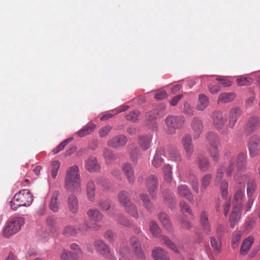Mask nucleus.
<instances>
[{
	"mask_svg": "<svg viewBox=\"0 0 260 260\" xmlns=\"http://www.w3.org/2000/svg\"><path fill=\"white\" fill-rule=\"evenodd\" d=\"M79 168L76 165L70 167L67 171L65 178V188L68 191L74 192L81 191V181Z\"/></svg>",
	"mask_w": 260,
	"mask_h": 260,
	"instance_id": "nucleus-1",
	"label": "nucleus"
},
{
	"mask_svg": "<svg viewBox=\"0 0 260 260\" xmlns=\"http://www.w3.org/2000/svg\"><path fill=\"white\" fill-rule=\"evenodd\" d=\"M232 151L230 150L226 151L224 153L223 157L224 159H230V164L226 169V176H231L237 168L238 171H240L245 168L246 166V155L244 153H240L236 157L233 156Z\"/></svg>",
	"mask_w": 260,
	"mask_h": 260,
	"instance_id": "nucleus-2",
	"label": "nucleus"
},
{
	"mask_svg": "<svg viewBox=\"0 0 260 260\" xmlns=\"http://www.w3.org/2000/svg\"><path fill=\"white\" fill-rule=\"evenodd\" d=\"M33 201L32 195L27 189H23L16 193L10 202L12 209L16 210L20 206H29Z\"/></svg>",
	"mask_w": 260,
	"mask_h": 260,
	"instance_id": "nucleus-3",
	"label": "nucleus"
},
{
	"mask_svg": "<svg viewBox=\"0 0 260 260\" xmlns=\"http://www.w3.org/2000/svg\"><path fill=\"white\" fill-rule=\"evenodd\" d=\"M185 119L181 116H169L165 119L166 132L168 134H175L177 129L183 126Z\"/></svg>",
	"mask_w": 260,
	"mask_h": 260,
	"instance_id": "nucleus-4",
	"label": "nucleus"
},
{
	"mask_svg": "<svg viewBox=\"0 0 260 260\" xmlns=\"http://www.w3.org/2000/svg\"><path fill=\"white\" fill-rule=\"evenodd\" d=\"M23 218L16 217L12 218L7 223V226L4 229L3 236L6 238L15 234L20 230L21 227L24 224Z\"/></svg>",
	"mask_w": 260,
	"mask_h": 260,
	"instance_id": "nucleus-5",
	"label": "nucleus"
},
{
	"mask_svg": "<svg viewBox=\"0 0 260 260\" xmlns=\"http://www.w3.org/2000/svg\"><path fill=\"white\" fill-rule=\"evenodd\" d=\"M100 226L95 223L92 224V226H90L88 223H86L82 226H79L77 230L73 226L68 225L64 228L62 234L67 237L75 236L77 233H80L82 234H85L88 229L98 230Z\"/></svg>",
	"mask_w": 260,
	"mask_h": 260,
	"instance_id": "nucleus-6",
	"label": "nucleus"
},
{
	"mask_svg": "<svg viewBox=\"0 0 260 260\" xmlns=\"http://www.w3.org/2000/svg\"><path fill=\"white\" fill-rule=\"evenodd\" d=\"M93 245L98 253L103 256L106 258L110 260L115 259V257L111 251L110 247L101 240H96Z\"/></svg>",
	"mask_w": 260,
	"mask_h": 260,
	"instance_id": "nucleus-7",
	"label": "nucleus"
},
{
	"mask_svg": "<svg viewBox=\"0 0 260 260\" xmlns=\"http://www.w3.org/2000/svg\"><path fill=\"white\" fill-rule=\"evenodd\" d=\"M260 127V118L256 115L248 117L244 126V132L247 136L251 135Z\"/></svg>",
	"mask_w": 260,
	"mask_h": 260,
	"instance_id": "nucleus-8",
	"label": "nucleus"
},
{
	"mask_svg": "<svg viewBox=\"0 0 260 260\" xmlns=\"http://www.w3.org/2000/svg\"><path fill=\"white\" fill-rule=\"evenodd\" d=\"M249 155L252 157H255L260 149V137L257 135L251 136L248 142Z\"/></svg>",
	"mask_w": 260,
	"mask_h": 260,
	"instance_id": "nucleus-9",
	"label": "nucleus"
},
{
	"mask_svg": "<svg viewBox=\"0 0 260 260\" xmlns=\"http://www.w3.org/2000/svg\"><path fill=\"white\" fill-rule=\"evenodd\" d=\"M145 184L148 192L153 198L158 186L157 177L154 175H149L146 180Z\"/></svg>",
	"mask_w": 260,
	"mask_h": 260,
	"instance_id": "nucleus-10",
	"label": "nucleus"
},
{
	"mask_svg": "<svg viewBox=\"0 0 260 260\" xmlns=\"http://www.w3.org/2000/svg\"><path fill=\"white\" fill-rule=\"evenodd\" d=\"M211 117L214 128L217 130L221 129L226 122L222 113L220 111H215L212 113Z\"/></svg>",
	"mask_w": 260,
	"mask_h": 260,
	"instance_id": "nucleus-11",
	"label": "nucleus"
},
{
	"mask_svg": "<svg viewBox=\"0 0 260 260\" xmlns=\"http://www.w3.org/2000/svg\"><path fill=\"white\" fill-rule=\"evenodd\" d=\"M241 204L234 206L231 213L229 216V222L231 228H234L239 222L241 218Z\"/></svg>",
	"mask_w": 260,
	"mask_h": 260,
	"instance_id": "nucleus-12",
	"label": "nucleus"
},
{
	"mask_svg": "<svg viewBox=\"0 0 260 260\" xmlns=\"http://www.w3.org/2000/svg\"><path fill=\"white\" fill-rule=\"evenodd\" d=\"M242 110L239 107H235L230 109L229 114L228 126L233 129L238 118L242 114Z\"/></svg>",
	"mask_w": 260,
	"mask_h": 260,
	"instance_id": "nucleus-13",
	"label": "nucleus"
},
{
	"mask_svg": "<svg viewBox=\"0 0 260 260\" xmlns=\"http://www.w3.org/2000/svg\"><path fill=\"white\" fill-rule=\"evenodd\" d=\"M191 127L193 131L194 139H198L203 131L204 126L203 122L198 117H194L191 122Z\"/></svg>",
	"mask_w": 260,
	"mask_h": 260,
	"instance_id": "nucleus-14",
	"label": "nucleus"
},
{
	"mask_svg": "<svg viewBox=\"0 0 260 260\" xmlns=\"http://www.w3.org/2000/svg\"><path fill=\"white\" fill-rule=\"evenodd\" d=\"M130 244L133 247L134 253L137 257L141 260H145L144 252L142 250L141 245L139 240L135 237L130 239Z\"/></svg>",
	"mask_w": 260,
	"mask_h": 260,
	"instance_id": "nucleus-15",
	"label": "nucleus"
},
{
	"mask_svg": "<svg viewBox=\"0 0 260 260\" xmlns=\"http://www.w3.org/2000/svg\"><path fill=\"white\" fill-rule=\"evenodd\" d=\"M67 206L69 210L71 213L76 214L78 213L79 210L78 199L74 194H71L68 196Z\"/></svg>",
	"mask_w": 260,
	"mask_h": 260,
	"instance_id": "nucleus-16",
	"label": "nucleus"
},
{
	"mask_svg": "<svg viewBox=\"0 0 260 260\" xmlns=\"http://www.w3.org/2000/svg\"><path fill=\"white\" fill-rule=\"evenodd\" d=\"M206 138L209 144L212 148H219L221 146V140L218 134L213 132L206 134Z\"/></svg>",
	"mask_w": 260,
	"mask_h": 260,
	"instance_id": "nucleus-17",
	"label": "nucleus"
},
{
	"mask_svg": "<svg viewBox=\"0 0 260 260\" xmlns=\"http://www.w3.org/2000/svg\"><path fill=\"white\" fill-rule=\"evenodd\" d=\"M122 170L129 183L133 184L135 181V175L134 170L132 165L128 162L124 163L122 167Z\"/></svg>",
	"mask_w": 260,
	"mask_h": 260,
	"instance_id": "nucleus-18",
	"label": "nucleus"
},
{
	"mask_svg": "<svg viewBox=\"0 0 260 260\" xmlns=\"http://www.w3.org/2000/svg\"><path fill=\"white\" fill-rule=\"evenodd\" d=\"M127 141V138L124 135H120L110 139L108 145L112 148H118L124 146Z\"/></svg>",
	"mask_w": 260,
	"mask_h": 260,
	"instance_id": "nucleus-19",
	"label": "nucleus"
},
{
	"mask_svg": "<svg viewBox=\"0 0 260 260\" xmlns=\"http://www.w3.org/2000/svg\"><path fill=\"white\" fill-rule=\"evenodd\" d=\"M182 144L188 157H190L193 152V147L190 135H185L182 139Z\"/></svg>",
	"mask_w": 260,
	"mask_h": 260,
	"instance_id": "nucleus-20",
	"label": "nucleus"
},
{
	"mask_svg": "<svg viewBox=\"0 0 260 260\" xmlns=\"http://www.w3.org/2000/svg\"><path fill=\"white\" fill-rule=\"evenodd\" d=\"M177 193L180 196L187 199L190 203L193 202V196L186 185L181 184L178 185Z\"/></svg>",
	"mask_w": 260,
	"mask_h": 260,
	"instance_id": "nucleus-21",
	"label": "nucleus"
},
{
	"mask_svg": "<svg viewBox=\"0 0 260 260\" xmlns=\"http://www.w3.org/2000/svg\"><path fill=\"white\" fill-rule=\"evenodd\" d=\"M86 169L91 172L98 171L100 169V166L97 161L96 158L90 156L85 162Z\"/></svg>",
	"mask_w": 260,
	"mask_h": 260,
	"instance_id": "nucleus-22",
	"label": "nucleus"
},
{
	"mask_svg": "<svg viewBox=\"0 0 260 260\" xmlns=\"http://www.w3.org/2000/svg\"><path fill=\"white\" fill-rule=\"evenodd\" d=\"M201 225L205 233L209 234L211 231V225L208 220V214L206 211H202L200 216Z\"/></svg>",
	"mask_w": 260,
	"mask_h": 260,
	"instance_id": "nucleus-23",
	"label": "nucleus"
},
{
	"mask_svg": "<svg viewBox=\"0 0 260 260\" xmlns=\"http://www.w3.org/2000/svg\"><path fill=\"white\" fill-rule=\"evenodd\" d=\"M209 104V100L208 97L203 93L200 94L196 109L198 111H203L208 106Z\"/></svg>",
	"mask_w": 260,
	"mask_h": 260,
	"instance_id": "nucleus-24",
	"label": "nucleus"
},
{
	"mask_svg": "<svg viewBox=\"0 0 260 260\" xmlns=\"http://www.w3.org/2000/svg\"><path fill=\"white\" fill-rule=\"evenodd\" d=\"M152 256L154 260H170L167 252L159 247H156L153 250Z\"/></svg>",
	"mask_w": 260,
	"mask_h": 260,
	"instance_id": "nucleus-25",
	"label": "nucleus"
},
{
	"mask_svg": "<svg viewBox=\"0 0 260 260\" xmlns=\"http://www.w3.org/2000/svg\"><path fill=\"white\" fill-rule=\"evenodd\" d=\"M158 218L167 231L171 232L172 230V224L169 217L167 214L164 212H160L158 214Z\"/></svg>",
	"mask_w": 260,
	"mask_h": 260,
	"instance_id": "nucleus-26",
	"label": "nucleus"
},
{
	"mask_svg": "<svg viewBox=\"0 0 260 260\" xmlns=\"http://www.w3.org/2000/svg\"><path fill=\"white\" fill-rule=\"evenodd\" d=\"M254 239L252 237H249L245 239L242 242L240 248V253L241 255H245L251 247L253 243Z\"/></svg>",
	"mask_w": 260,
	"mask_h": 260,
	"instance_id": "nucleus-27",
	"label": "nucleus"
},
{
	"mask_svg": "<svg viewBox=\"0 0 260 260\" xmlns=\"http://www.w3.org/2000/svg\"><path fill=\"white\" fill-rule=\"evenodd\" d=\"M119 203L124 207H127L132 202L129 199V194L128 192L122 190L118 194Z\"/></svg>",
	"mask_w": 260,
	"mask_h": 260,
	"instance_id": "nucleus-28",
	"label": "nucleus"
},
{
	"mask_svg": "<svg viewBox=\"0 0 260 260\" xmlns=\"http://www.w3.org/2000/svg\"><path fill=\"white\" fill-rule=\"evenodd\" d=\"M60 257L61 260H79V256L77 253L63 249L61 252Z\"/></svg>",
	"mask_w": 260,
	"mask_h": 260,
	"instance_id": "nucleus-29",
	"label": "nucleus"
},
{
	"mask_svg": "<svg viewBox=\"0 0 260 260\" xmlns=\"http://www.w3.org/2000/svg\"><path fill=\"white\" fill-rule=\"evenodd\" d=\"M197 164L199 169L204 172L207 171L210 167L209 159L203 156H200L198 157Z\"/></svg>",
	"mask_w": 260,
	"mask_h": 260,
	"instance_id": "nucleus-30",
	"label": "nucleus"
},
{
	"mask_svg": "<svg viewBox=\"0 0 260 260\" xmlns=\"http://www.w3.org/2000/svg\"><path fill=\"white\" fill-rule=\"evenodd\" d=\"M236 98V94L234 92H224L221 93L218 99V103H228L232 102Z\"/></svg>",
	"mask_w": 260,
	"mask_h": 260,
	"instance_id": "nucleus-31",
	"label": "nucleus"
},
{
	"mask_svg": "<svg viewBox=\"0 0 260 260\" xmlns=\"http://www.w3.org/2000/svg\"><path fill=\"white\" fill-rule=\"evenodd\" d=\"M187 181L191 186L192 190L196 193H198L199 192V188L197 177L193 174H190L187 177Z\"/></svg>",
	"mask_w": 260,
	"mask_h": 260,
	"instance_id": "nucleus-32",
	"label": "nucleus"
},
{
	"mask_svg": "<svg viewBox=\"0 0 260 260\" xmlns=\"http://www.w3.org/2000/svg\"><path fill=\"white\" fill-rule=\"evenodd\" d=\"M95 186L92 180L88 181L86 184V191L88 199L93 202L94 200Z\"/></svg>",
	"mask_w": 260,
	"mask_h": 260,
	"instance_id": "nucleus-33",
	"label": "nucleus"
},
{
	"mask_svg": "<svg viewBox=\"0 0 260 260\" xmlns=\"http://www.w3.org/2000/svg\"><path fill=\"white\" fill-rule=\"evenodd\" d=\"M95 127L96 125L95 124L88 123L86 125V126H85L82 129H81L78 131L76 134L78 136L82 137L91 133L94 131Z\"/></svg>",
	"mask_w": 260,
	"mask_h": 260,
	"instance_id": "nucleus-34",
	"label": "nucleus"
},
{
	"mask_svg": "<svg viewBox=\"0 0 260 260\" xmlns=\"http://www.w3.org/2000/svg\"><path fill=\"white\" fill-rule=\"evenodd\" d=\"M58 196L59 192L58 191H55L53 193L51 198L49 207L50 209L54 212H57L59 209L60 203L57 199Z\"/></svg>",
	"mask_w": 260,
	"mask_h": 260,
	"instance_id": "nucleus-35",
	"label": "nucleus"
},
{
	"mask_svg": "<svg viewBox=\"0 0 260 260\" xmlns=\"http://www.w3.org/2000/svg\"><path fill=\"white\" fill-rule=\"evenodd\" d=\"M162 156H164V151L163 150H159L156 151L152 161V164L155 168H158L161 165L164 160Z\"/></svg>",
	"mask_w": 260,
	"mask_h": 260,
	"instance_id": "nucleus-36",
	"label": "nucleus"
},
{
	"mask_svg": "<svg viewBox=\"0 0 260 260\" xmlns=\"http://www.w3.org/2000/svg\"><path fill=\"white\" fill-rule=\"evenodd\" d=\"M88 217L95 221H100L103 217V214L96 209H90L87 212Z\"/></svg>",
	"mask_w": 260,
	"mask_h": 260,
	"instance_id": "nucleus-37",
	"label": "nucleus"
},
{
	"mask_svg": "<svg viewBox=\"0 0 260 260\" xmlns=\"http://www.w3.org/2000/svg\"><path fill=\"white\" fill-rule=\"evenodd\" d=\"M151 139L152 137L150 136H140L139 143L141 148L144 150L148 149L150 146Z\"/></svg>",
	"mask_w": 260,
	"mask_h": 260,
	"instance_id": "nucleus-38",
	"label": "nucleus"
},
{
	"mask_svg": "<svg viewBox=\"0 0 260 260\" xmlns=\"http://www.w3.org/2000/svg\"><path fill=\"white\" fill-rule=\"evenodd\" d=\"M244 189L243 188H239L236 192L233 200L234 206H238L239 204H240L241 207L242 208L243 206L242 201L244 196Z\"/></svg>",
	"mask_w": 260,
	"mask_h": 260,
	"instance_id": "nucleus-39",
	"label": "nucleus"
},
{
	"mask_svg": "<svg viewBox=\"0 0 260 260\" xmlns=\"http://www.w3.org/2000/svg\"><path fill=\"white\" fill-rule=\"evenodd\" d=\"M253 82L252 78L249 76H240L236 80L237 84L239 86H248Z\"/></svg>",
	"mask_w": 260,
	"mask_h": 260,
	"instance_id": "nucleus-40",
	"label": "nucleus"
},
{
	"mask_svg": "<svg viewBox=\"0 0 260 260\" xmlns=\"http://www.w3.org/2000/svg\"><path fill=\"white\" fill-rule=\"evenodd\" d=\"M234 180L236 181V183L241 185L243 189L245 187V182L246 181L249 182L251 178L248 175H239L236 174L234 175Z\"/></svg>",
	"mask_w": 260,
	"mask_h": 260,
	"instance_id": "nucleus-41",
	"label": "nucleus"
},
{
	"mask_svg": "<svg viewBox=\"0 0 260 260\" xmlns=\"http://www.w3.org/2000/svg\"><path fill=\"white\" fill-rule=\"evenodd\" d=\"M212 179V175L211 174H207L204 175L201 179V191H204L210 184Z\"/></svg>",
	"mask_w": 260,
	"mask_h": 260,
	"instance_id": "nucleus-42",
	"label": "nucleus"
},
{
	"mask_svg": "<svg viewBox=\"0 0 260 260\" xmlns=\"http://www.w3.org/2000/svg\"><path fill=\"white\" fill-rule=\"evenodd\" d=\"M241 237L242 232L241 231H235L233 233L232 238V247L234 249L238 248Z\"/></svg>",
	"mask_w": 260,
	"mask_h": 260,
	"instance_id": "nucleus-43",
	"label": "nucleus"
},
{
	"mask_svg": "<svg viewBox=\"0 0 260 260\" xmlns=\"http://www.w3.org/2000/svg\"><path fill=\"white\" fill-rule=\"evenodd\" d=\"M150 231L153 236L158 237L160 236L161 230L156 221L152 220L150 222Z\"/></svg>",
	"mask_w": 260,
	"mask_h": 260,
	"instance_id": "nucleus-44",
	"label": "nucleus"
},
{
	"mask_svg": "<svg viewBox=\"0 0 260 260\" xmlns=\"http://www.w3.org/2000/svg\"><path fill=\"white\" fill-rule=\"evenodd\" d=\"M164 179L168 182H171L172 179V168L169 165H165L163 167Z\"/></svg>",
	"mask_w": 260,
	"mask_h": 260,
	"instance_id": "nucleus-45",
	"label": "nucleus"
},
{
	"mask_svg": "<svg viewBox=\"0 0 260 260\" xmlns=\"http://www.w3.org/2000/svg\"><path fill=\"white\" fill-rule=\"evenodd\" d=\"M210 244L213 249L214 252L216 253H219L221 250V244L219 241H217L214 237L210 238Z\"/></svg>",
	"mask_w": 260,
	"mask_h": 260,
	"instance_id": "nucleus-46",
	"label": "nucleus"
},
{
	"mask_svg": "<svg viewBox=\"0 0 260 260\" xmlns=\"http://www.w3.org/2000/svg\"><path fill=\"white\" fill-rule=\"evenodd\" d=\"M160 240L162 242L165 244L168 247L174 251L175 252H178L177 246L173 243L171 240L166 236H160Z\"/></svg>",
	"mask_w": 260,
	"mask_h": 260,
	"instance_id": "nucleus-47",
	"label": "nucleus"
},
{
	"mask_svg": "<svg viewBox=\"0 0 260 260\" xmlns=\"http://www.w3.org/2000/svg\"><path fill=\"white\" fill-rule=\"evenodd\" d=\"M160 240L162 242L165 244L168 247L174 251L175 252H178L177 246L173 243L171 240L166 236H160Z\"/></svg>",
	"mask_w": 260,
	"mask_h": 260,
	"instance_id": "nucleus-48",
	"label": "nucleus"
},
{
	"mask_svg": "<svg viewBox=\"0 0 260 260\" xmlns=\"http://www.w3.org/2000/svg\"><path fill=\"white\" fill-rule=\"evenodd\" d=\"M208 153L210 157L216 163H217L220 158L219 150L218 148H211L208 149Z\"/></svg>",
	"mask_w": 260,
	"mask_h": 260,
	"instance_id": "nucleus-49",
	"label": "nucleus"
},
{
	"mask_svg": "<svg viewBox=\"0 0 260 260\" xmlns=\"http://www.w3.org/2000/svg\"><path fill=\"white\" fill-rule=\"evenodd\" d=\"M140 197L143 203V206L148 211H151L152 207V204L150 201L148 195L146 193H141Z\"/></svg>",
	"mask_w": 260,
	"mask_h": 260,
	"instance_id": "nucleus-50",
	"label": "nucleus"
},
{
	"mask_svg": "<svg viewBox=\"0 0 260 260\" xmlns=\"http://www.w3.org/2000/svg\"><path fill=\"white\" fill-rule=\"evenodd\" d=\"M103 155L108 163H110L117 158V155L113 153L111 150L108 149H105L104 150Z\"/></svg>",
	"mask_w": 260,
	"mask_h": 260,
	"instance_id": "nucleus-51",
	"label": "nucleus"
},
{
	"mask_svg": "<svg viewBox=\"0 0 260 260\" xmlns=\"http://www.w3.org/2000/svg\"><path fill=\"white\" fill-rule=\"evenodd\" d=\"M256 188V186L254 180L251 179L247 182V194L248 197H252Z\"/></svg>",
	"mask_w": 260,
	"mask_h": 260,
	"instance_id": "nucleus-52",
	"label": "nucleus"
},
{
	"mask_svg": "<svg viewBox=\"0 0 260 260\" xmlns=\"http://www.w3.org/2000/svg\"><path fill=\"white\" fill-rule=\"evenodd\" d=\"M72 140V138H68L67 139L64 140L52 150L53 153L54 154H57L60 152L61 151L63 150L64 147L67 145V144L71 142Z\"/></svg>",
	"mask_w": 260,
	"mask_h": 260,
	"instance_id": "nucleus-53",
	"label": "nucleus"
},
{
	"mask_svg": "<svg viewBox=\"0 0 260 260\" xmlns=\"http://www.w3.org/2000/svg\"><path fill=\"white\" fill-rule=\"evenodd\" d=\"M124 208L126 212H128L132 216L136 218L138 217L137 209L136 208L135 205L132 203L129 204V205H128L127 207H124Z\"/></svg>",
	"mask_w": 260,
	"mask_h": 260,
	"instance_id": "nucleus-54",
	"label": "nucleus"
},
{
	"mask_svg": "<svg viewBox=\"0 0 260 260\" xmlns=\"http://www.w3.org/2000/svg\"><path fill=\"white\" fill-rule=\"evenodd\" d=\"M60 167V162L58 160H54L51 163V176L55 178Z\"/></svg>",
	"mask_w": 260,
	"mask_h": 260,
	"instance_id": "nucleus-55",
	"label": "nucleus"
},
{
	"mask_svg": "<svg viewBox=\"0 0 260 260\" xmlns=\"http://www.w3.org/2000/svg\"><path fill=\"white\" fill-rule=\"evenodd\" d=\"M228 187L229 184L228 181L223 180L222 181L220 185V190L221 195L222 198H226L228 194Z\"/></svg>",
	"mask_w": 260,
	"mask_h": 260,
	"instance_id": "nucleus-56",
	"label": "nucleus"
},
{
	"mask_svg": "<svg viewBox=\"0 0 260 260\" xmlns=\"http://www.w3.org/2000/svg\"><path fill=\"white\" fill-rule=\"evenodd\" d=\"M224 166H220L216 171V176L215 178V181L217 183L220 182L223 177L224 172H226Z\"/></svg>",
	"mask_w": 260,
	"mask_h": 260,
	"instance_id": "nucleus-57",
	"label": "nucleus"
},
{
	"mask_svg": "<svg viewBox=\"0 0 260 260\" xmlns=\"http://www.w3.org/2000/svg\"><path fill=\"white\" fill-rule=\"evenodd\" d=\"M216 80L220 82L221 84L224 87H229V86H231V85L232 84V81H231L228 77H224V76H217V77L216 78Z\"/></svg>",
	"mask_w": 260,
	"mask_h": 260,
	"instance_id": "nucleus-58",
	"label": "nucleus"
},
{
	"mask_svg": "<svg viewBox=\"0 0 260 260\" xmlns=\"http://www.w3.org/2000/svg\"><path fill=\"white\" fill-rule=\"evenodd\" d=\"M139 115L140 112L138 111H134L126 115V119L135 122L138 120Z\"/></svg>",
	"mask_w": 260,
	"mask_h": 260,
	"instance_id": "nucleus-59",
	"label": "nucleus"
},
{
	"mask_svg": "<svg viewBox=\"0 0 260 260\" xmlns=\"http://www.w3.org/2000/svg\"><path fill=\"white\" fill-rule=\"evenodd\" d=\"M183 113L189 116L194 114V111L190 104L187 102L185 103L183 107Z\"/></svg>",
	"mask_w": 260,
	"mask_h": 260,
	"instance_id": "nucleus-60",
	"label": "nucleus"
},
{
	"mask_svg": "<svg viewBox=\"0 0 260 260\" xmlns=\"http://www.w3.org/2000/svg\"><path fill=\"white\" fill-rule=\"evenodd\" d=\"M180 208L182 213H188L189 214H191V211L189 206L184 201H181L180 203Z\"/></svg>",
	"mask_w": 260,
	"mask_h": 260,
	"instance_id": "nucleus-61",
	"label": "nucleus"
},
{
	"mask_svg": "<svg viewBox=\"0 0 260 260\" xmlns=\"http://www.w3.org/2000/svg\"><path fill=\"white\" fill-rule=\"evenodd\" d=\"M255 95L253 94L248 98L245 102V107L246 108L252 107L255 103Z\"/></svg>",
	"mask_w": 260,
	"mask_h": 260,
	"instance_id": "nucleus-62",
	"label": "nucleus"
},
{
	"mask_svg": "<svg viewBox=\"0 0 260 260\" xmlns=\"http://www.w3.org/2000/svg\"><path fill=\"white\" fill-rule=\"evenodd\" d=\"M163 198L166 204H171L173 201V197L168 190L166 191L163 194Z\"/></svg>",
	"mask_w": 260,
	"mask_h": 260,
	"instance_id": "nucleus-63",
	"label": "nucleus"
},
{
	"mask_svg": "<svg viewBox=\"0 0 260 260\" xmlns=\"http://www.w3.org/2000/svg\"><path fill=\"white\" fill-rule=\"evenodd\" d=\"M104 238L109 241L113 242L115 239V234L111 230H108L106 232L104 236Z\"/></svg>",
	"mask_w": 260,
	"mask_h": 260,
	"instance_id": "nucleus-64",
	"label": "nucleus"
}]
</instances>
